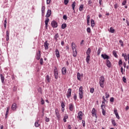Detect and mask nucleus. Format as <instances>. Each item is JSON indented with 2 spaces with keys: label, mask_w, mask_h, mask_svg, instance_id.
<instances>
[{
  "label": "nucleus",
  "mask_w": 129,
  "mask_h": 129,
  "mask_svg": "<svg viewBox=\"0 0 129 129\" xmlns=\"http://www.w3.org/2000/svg\"><path fill=\"white\" fill-rule=\"evenodd\" d=\"M4 28L5 29H7V18H6L5 20L4 21Z\"/></svg>",
  "instance_id": "nucleus-40"
},
{
  "label": "nucleus",
  "mask_w": 129,
  "mask_h": 129,
  "mask_svg": "<svg viewBox=\"0 0 129 129\" xmlns=\"http://www.w3.org/2000/svg\"><path fill=\"white\" fill-rule=\"evenodd\" d=\"M6 37H10V32L9 30L6 31Z\"/></svg>",
  "instance_id": "nucleus-48"
},
{
  "label": "nucleus",
  "mask_w": 129,
  "mask_h": 129,
  "mask_svg": "<svg viewBox=\"0 0 129 129\" xmlns=\"http://www.w3.org/2000/svg\"><path fill=\"white\" fill-rule=\"evenodd\" d=\"M51 26L54 28H57L58 27V23H57L55 21L53 20L51 22Z\"/></svg>",
  "instance_id": "nucleus-7"
},
{
  "label": "nucleus",
  "mask_w": 129,
  "mask_h": 129,
  "mask_svg": "<svg viewBox=\"0 0 129 129\" xmlns=\"http://www.w3.org/2000/svg\"><path fill=\"white\" fill-rule=\"evenodd\" d=\"M45 121L46 122H49L50 121V119L47 117H45Z\"/></svg>",
  "instance_id": "nucleus-51"
},
{
  "label": "nucleus",
  "mask_w": 129,
  "mask_h": 129,
  "mask_svg": "<svg viewBox=\"0 0 129 129\" xmlns=\"http://www.w3.org/2000/svg\"><path fill=\"white\" fill-rule=\"evenodd\" d=\"M46 82H50V77L49 75L46 76Z\"/></svg>",
  "instance_id": "nucleus-41"
},
{
  "label": "nucleus",
  "mask_w": 129,
  "mask_h": 129,
  "mask_svg": "<svg viewBox=\"0 0 129 129\" xmlns=\"http://www.w3.org/2000/svg\"><path fill=\"white\" fill-rule=\"evenodd\" d=\"M101 52V50H100V48H98V51H97V54L100 55Z\"/></svg>",
  "instance_id": "nucleus-49"
},
{
  "label": "nucleus",
  "mask_w": 129,
  "mask_h": 129,
  "mask_svg": "<svg viewBox=\"0 0 129 129\" xmlns=\"http://www.w3.org/2000/svg\"><path fill=\"white\" fill-rule=\"evenodd\" d=\"M86 60L87 63L88 64H89V61H90V55H87Z\"/></svg>",
  "instance_id": "nucleus-30"
},
{
  "label": "nucleus",
  "mask_w": 129,
  "mask_h": 129,
  "mask_svg": "<svg viewBox=\"0 0 129 129\" xmlns=\"http://www.w3.org/2000/svg\"><path fill=\"white\" fill-rule=\"evenodd\" d=\"M91 4H92V1L91 0H89L88 1V5H91Z\"/></svg>",
  "instance_id": "nucleus-59"
},
{
  "label": "nucleus",
  "mask_w": 129,
  "mask_h": 129,
  "mask_svg": "<svg viewBox=\"0 0 129 129\" xmlns=\"http://www.w3.org/2000/svg\"><path fill=\"white\" fill-rule=\"evenodd\" d=\"M69 3V0H64V4L66 6H67V5H68Z\"/></svg>",
  "instance_id": "nucleus-44"
},
{
  "label": "nucleus",
  "mask_w": 129,
  "mask_h": 129,
  "mask_svg": "<svg viewBox=\"0 0 129 129\" xmlns=\"http://www.w3.org/2000/svg\"><path fill=\"white\" fill-rule=\"evenodd\" d=\"M68 114H66L64 115L63 118V120L64 122H66V121H67V119H68Z\"/></svg>",
  "instance_id": "nucleus-23"
},
{
  "label": "nucleus",
  "mask_w": 129,
  "mask_h": 129,
  "mask_svg": "<svg viewBox=\"0 0 129 129\" xmlns=\"http://www.w3.org/2000/svg\"><path fill=\"white\" fill-rule=\"evenodd\" d=\"M41 104H42V105H43V104H45V101L44 100V99H43V98H41Z\"/></svg>",
  "instance_id": "nucleus-45"
},
{
  "label": "nucleus",
  "mask_w": 129,
  "mask_h": 129,
  "mask_svg": "<svg viewBox=\"0 0 129 129\" xmlns=\"http://www.w3.org/2000/svg\"><path fill=\"white\" fill-rule=\"evenodd\" d=\"M69 109L70 111H73L74 110V104L73 103L69 104Z\"/></svg>",
  "instance_id": "nucleus-13"
},
{
  "label": "nucleus",
  "mask_w": 129,
  "mask_h": 129,
  "mask_svg": "<svg viewBox=\"0 0 129 129\" xmlns=\"http://www.w3.org/2000/svg\"><path fill=\"white\" fill-rule=\"evenodd\" d=\"M91 53V49H90V48H88L86 51V54L87 55H90Z\"/></svg>",
  "instance_id": "nucleus-28"
},
{
  "label": "nucleus",
  "mask_w": 129,
  "mask_h": 129,
  "mask_svg": "<svg viewBox=\"0 0 129 129\" xmlns=\"http://www.w3.org/2000/svg\"><path fill=\"white\" fill-rule=\"evenodd\" d=\"M105 95H106V98H108L109 97V94L107 92H106L105 93Z\"/></svg>",
  "instance_id": "nucleus-52"
},
{
  "label": "nucleus",
  "mask_w": 129,
  "mask_h": 129,
  "mask_svg": "<svg viewBox=\"0 0 129 129\" xmlns=\"http://www.w3.org/2000/svg\"><path fill=\"white\" fill-rule=\"evenodd\" d=\"M114 113L115 115V116L117 119H119V115H118V112H117V110L115 109L114 110Z\"/></svg>",
  "instance_id": "nucleus-17"
},
{
  "label": "nucleus",
  "mask_w": 129,
  "mask_h": 129,
  "mask_svg": "<svg viewBox=\"0 0 129 129\" xmlns=\"http://www.w3.org/2000/svg\"><path fill=\"white\" fill-rule=\"evenodd\" d=\"M122 81L124 83H126V78H125V77H123Z\"/></svg>",
  "instance_id": "nucleus-47"
},
{
  "label": "nucleus",
  "mask_w": 129,
  "mask_h": 129,
  "mask_svg": "<svg viewBox=\"0 0 129 129\" xmlns=\"http://www.w3.org/2000/svg\"><path fill=\"white\" fill-rule=\"evenodd\" d=\"M73 98L75 100H76V99H77V96L76 95V94L74 95Z\"/></svg>",
  "instance_id": "nucleus-60"
},
{
  "label": "nucleus",
  "mask_w": 129,
  "mask_h": 129,
  "mask_svg": "<svg viewBox=\"0 0 129 129\" xmlns=\"http://www.w3.org/2000/svg\"><path fill=\"white\" fill-rule=\"evenodd\" d=\"M87 25H88V26H89V24L90 23V16L89 15H88L87 16Z\"/></svg>",
  "instance_id": "nucleus-25"
},
{
  "label": "nucleus",
  "mask_w": 129,
  "mask_h": 129,
  "mask_svg": "<svg viewBox=\"0 0 129 129\" xmlns=\"http://www.w3.org/2000/svg\"><path fill=\"white\" fill-rule=\"evenodd\" d=\"M71 93H72V90L71 89V88H69L68 90V92L67 93V98H70V97H71Z\"/></svg>",
  "instance_id": "nucleus-6"
},
{
  "label": "nucleus",
  "mask_w": 129,
  "mask_h": 129,
  "mask_svg": "<svg viewBox=\"0 0 129 129\" xmlns=\"http://www.w3.org/2000/svg\"><path fill=\"white\" fill-rule=\"evenodd\" d=\"M82 117H83V113L82 111H80L78 113L77 118H78L79 120H82Z\"/></svg>",
  "instance_id": "nucleus-5"
},
{
  "label": "nucleus",
  "mask_w": 129,
  "mask_h": 129,
  "mask_svg": "<svg viewBox=\"0 0 129 129\" xmlns=\"http://www.w3.org/2000/svg\"><path fill=\"white\" fill-rule=\"evenodd\" d=\"M111 122H112V124H113V126H115L116 125V123L115 122V120L112 119Z\"/></svg>",
  "instance_id": "nucleus-35"
},
{
  "label": "nucleus",
  "mask_w": 129,
  "mask_h": 129,
  "mask_svg": "<svg viewBox=\"0 0 129 129\" xmlns=\"http://www.w3.org/2000/svg\"><path fill=\"white\" fill-rule=\"evenodd\" d=\"M94 25H95V23H94V20L93 19L91 20V26L92 28H93L94 27Z\"/></svg>",
  "instance_id": "nucleus-31"
},
{
  "label": "nucleus",
  "mask_w": 129,
  "mask_h": 129,
  "mask_svg": "<svg viewBox=\"0 0 129 129\" xmlns=\"http://www.w3.org/2000/svg\"><path fill=\"white\" fill-rule=\"evenodd\" d=\"M72 49L73 51L76 50V45L74 43V42L72 43Z\"/></svg>",
  "instance_id": "nucleus-24"
},
{
  "label": "nucleus",
  "mask_w": 129,
  "mask_h": 129,
  "mask_svg": "<svg viewBox=\"0 0 129 129\" xmlns=\"http://www.w3.org/2000/svg\"><path fill=\"white\" fill-rule=\"evenodd\" d=\"M122 64V60L121 59H119L118 61V65H121Z\"/></svg>",
  "instance_id": "nucleus-56"
},
{
  "label": "nucleus",
  "mask_w": 129,
  "mask_h": 129,
  "mask_svg": "<svg viewBox=\"0 0 129 129\" xmlns=\"http://www.w3.org/2000/svg\"><path fill=\"white\" fill-rule=\"evenodd\" d=\"M63 20H65V21H66L67 20V16L66 15H63Z\"/></svg>",
  "instance_id": "nucleus-55"
},
{
  "label": "nucleus",
  "mask_w": 129,
  "mask_h": 129,
  "mask_svg": "<svg viewBox=\"0 0 129 129\" xmlns=\"http://www.w3.org/2000/svg\"><path fill=\"white\" fill-rule=\"evenodd\" d=\"M91 112L93 116H95L96 118H97V115H96V110H95V108H93Z\"/></svg>",
  "instance_id": "nucleus-10"
},
{
  "label": "nucleus",
  "mask_w": 129,
  "mask_h": 129,
  "mask_svg": "<svg viewBox=\"0 0 129 129\" xmlns=\"http://www.w3.org/2000/svg\"><path fill=\"white\" fill-rule=\"evenodd\" d=\"M119 43L121 44V46H123V42H122V40H119Z\"/></svg>",
  "instance_id": "nucleus-62"
},
{
  "label": "nucleus",
  "mask_w": 129,
  "mask_h": 129,
  "mask_svg": "<svg viewBox=\"0 0 129 129\" xmlns=\"http://www.w3.org/2000/svg\"><path fill=\"white\" fill-rule=\"evenodd\" d=\"M110 102H113V101H114V98L113 97L110 98Z\"/></svg>",
  "instance_id": "nucleus-54"
},
{
  "label": "nucleus",
  "mask_w": 129,
  "mask_h": 129,
  "mask_svg": "<svg viewBox=\"0 0 129 129\" xmlns=\"http://www.w3.org/2000/svg\"><path fill=\"white\" fill-rule=\"evenodd\" d=\"M120 70L121 73H122V74H123V68H122V67H121Z\"/></svg>",
  "instance_id": "nucleus-61"
},
{
  "label": "nucleus",
  "mask_w": 129,
  "mask_h": 129,
  "mask_svg": "<svg viewBox=\"0 0 129 129\" xmlns=\"http://www.w3.org/2000/svg\"><path fill=\"white\" fill-rule=\"evenodd\" d=\"M43 58H41L40 60V65H43Z\"/></svg>",
  "instance_id": "nucleus-57"
},
{
  "label": "nucleus",
  "mask_w": 129,
  "mask_h": 129,
  "mask_svg": "<svg viewBox=\"0 0 129 129\" xmlns=\"http://www.w3.org/2000/svg\"><path fill=\"white\" fill-rule=\"evenodd\" d=\"M101 57L104 59V60H105L107 59V60H108L109 59L110 57L109 56L107 55L106 54H101Z\"/></svg>",
  "instance_id": "nucleus-11"
},
{
  "label": "nucleus",
  "mask_w": 129,
  "mask_h": 129,
  "mask_svg": "<svg viewBox=\"0 0 129 129\" xmlns=\"http://www.w3.org/2000/svg\"><path fill=\"white\" fill-rule=\"evenodd\" d=\"M44 46L45 50H48L49 49V43H48L47 41H46L44 43Z\"/></svg>",
  "instance_id": "nucleus-12"
},
{
  "label": "nucleus",
  "mask_w": 129,
  "mask_h": 129,
  "mask_svg": "<svg viewBox=\"0 0 129 129\" xmlns=\"http://www.w3.org/2000/svg\"><path fill=\"white\" fill-rule=\"evenodd\" d=\"M1 78L2 83L4 84L5 82V77H4L2 74H1Z\"/></svg>",
  "instance_id": "nucleus-32"
},
{
  "label": "nucleus",
  "mask_w": 129,
  "mask_h": 129,
  "mask_svg": "<svg viewBox=\"0 0 129 129\" xmlns=\"http://www.w3.org/2000/svg\"><path fill=\"white\" fill-rule=\"evenodd\" d=\"M67 72V70H66V68L63 67L61 69V73L63 75H65Z\"/></svg>",
  "instance_id": "nucleus-21"
},
{
  "label": "nucleus",
  "mask_w": 129,
  "mask_h": 129,
  "mask_svg": "<svg viewBox=\"0 0 129 129\" xmlns=\"http://www.w3.org/2000/svg\"><path fill=\"white\" fill-rule=\"evenodd\" d=\"M83 126L85 127V120H82Z\"/></svg>",
  "instance_id": "nucleus-53"
},
{
  "label": "nucleus",
  "mask_w": 129,
  "mask_h": 129,
  "mask_svg": "<svg viewBox=\"0 0 129 129\" xmlns=\"http://www.w3.org/2000/svg\"><path fill=\"white\" fill-rule=\"evenodd\" d=\"M35 126H36V127H38V126H40V124L39 123L38 121H35Z\"/></svg>",
  "instance_id": "nucleus-39"
},
{
  "label": "nucleus",
  "mask_w": 129,
  "mask_h": 129,
  "mask_svg": "<svg viewBox=\"0 0 129 129\" xmlns=\"http://www.w3.org/2000/svg\"><path fill=\"white\" fill-rule=\"evenodd\" d=\"M50 19L49 18H45V29L47 30L48 29V23H49Z\"/></svg>",
  "instance_id": "nucleus-16"
},
{
  "label": "nucleus",
  "mask_w": 129,
  "mask_h": 129,
  "mask_svg": "<svg viewBox=\"0 0 129 129\" xmlns=\"http://www.w3.org/2000/svg\"><path fill=\"white\" fill-rule=\"evenodd\" d=\"M61 106L62 108H65V103H64L63 102L61 103Z\"/></svg>",
  "instance_id": "nucleus-42"
},
{
  "label": "nucleus",
  "mask_w": 129,
  "mask_h": 129,
  "mask_svg": "<svg viewBox=\"0 0 129 129\" xmlns=\"http://www.w3.org/2000/svg\"><path fill=\"white\" fill-rule=\"evenodd\" d=\"M90 92L91 93H93V92H94V88H91L90 89Z\"/></svg>",
  "instance_id": "nucleus-46"
},
{
  "label": "nucleus",
  "mask_w": 129,
  "mask_h": 129,
  "mask_svg": "<svg viewBox=\"0 0 129 129\" xmlns=\"http://www.w3.org/2000/svg\"><path fill=\"white\" fill-rule=\"evenodd\" d=\"M45 6H42V8H41V15L42 16H45Z\"/></svg>",
  "instance_id": "nucleus-20"
},
{
  "label": "nucleus",
  "mask_w": 129,
  "mask_h": 129,
  "mask_svg": "<svg viewBox=\"0 0 129 129\" xmlns=\"http://www.w3.org/2000/svg\"><path fill=\"white\" fill-rule=\"evenodd\" d=\"M76 5V3L75 2H74L72 5V9L73 11L75 10V6Z\"/></svg>",
  "instance_id": "nucleus-34"
},
{
  "label": "nucleus",
  "mask_w": 129,
  "mask_h": 129,
  "mask_svg": "<svg viewBox=\"0 0 129 129\" xmlns=\"http://www.w3.org/2000/svg\"><path fill=\"white\" fill-rule=\"evenodd\" d=\"M106 101H102V104L101 105V108L102 109V113L103 115H106V111L105 110V102Z\"/></svg>",
  "instance_id": "nucleus-1"
},
{
  "label": "nucleus",
  "mask_w": 129,
  "mask_h": 129,
  "mask_svg": "<svg viewBox=\"0 0 129 129\" xmlns=\"http://www.w3.org/2000/svg\"><path fill=\"white\" fill-rule=\"evenodd\" d=\"M50 3H51V0H46L47 5H50Z\"/></svg>",
  "instance_id": "nucleus-58"
},
{
  "label": "nucleus",
  "mask_w": 129,
  "mask_h": 129,
  "mask_svg": "<svg viewBox=\"0 0 129 129\" xmlns=\"http://www.w3.org/2000/svg\"><path fill=\"white\" fill-rule=\"evenodd\" d=\"M73 56L74 57L77 56V50L76 49L73 50Z\"/></svg>",
  "instance_id": "nucleus-26"
},
{
  "label": "nucleus",
  "mask_w": 129,
  "mask_h": 129,
  "mask_svg": "<svg viewBox=\"0 0 129 129\" xmlns=\"http://www.w3.org/2000/svg\"><path fill=\"white\" fill-rule=\"evenodd\" d=\"M113 55L115 57V58H117V53H116V51L113 50Z\"/></svg>",
  "instance_id": "nucleus-37"
},
{
  "label": "nucleus",
  "mask_w": 129,
  "mask_h": 129,
  "mask_svg": "<svg viewBox=\"0 0 129 129\" xmlns=\"http://www.w3.org/2000/svg\"><path fill=\"white\" fill-rule=\"evenodd\" d=\"M58 38H59V34L56 33L54 36V40H55L56 42H57V41H58Z\"/></svg>",
  "instance_id": "nucleus-27"
},
{
  "label": "nucleus",
  "mask_w": 129,
  "mask_h": 129,
  "mask_svg": "<svg viewBox=\"0 0 129 129\" xmlns=\"http://www.w3.org/2000/svg\"><path fill=\"white\" fill-rule=\"evenodd\" d=\"M83 8H84V5H81L79 7L80 12H82L83 11Z\"/></svg>",
  "instance_id": "nucleus-36"
},
{
  "label": "nucleus",
  "mask_w": 129,
  "mask_h": 129,
  "mask_svg": "<svg viewBox=\"0 0 129 129\" xmlns=\"http://www.w3.org/2000/svg\"><path fill=\"white\" fill-rule=\"evenodd\" d=\"M53 72H54V78H55V79H58V71L57 70V69H54Z\"/></svg>",
  "instance_id": "nucleus-9"
},
{
  "label": "nucleus",
  "mask_w": 129,
  "mask_h": 129,
  "mask_svg": "<svg viewBox=\"0 0 129 129\" xmlns=\"http://www.w3.org/2000/svg\"><path fill=\"white\" fill-rule=\"evenodd\" d=\"M122 57H124V60L125 61H127V55H126V53H122Z\"/></svg>",
  "instance_id": "nucleus-29"
},
{
  "label": "nucleus",
  "mask_w": 129,
  "mask_h": 129,
  "mask_svg": "<svg viewBox=\"0 0 129 129\" xmlns=\"http://www.w3.org/2000/svg\"><path fill=\"white\" fill-rule=\"evenodd\" d=\"M87 33H91V29L90 28V27L87 28Z\"/></svg>",
  "instance_id": "nucleus-43"
},
{
  "label": "nucleus",
  "mask_w": 129,
  "mask_h": 129,
  "mask_svg": "<svg viewBox=\"0 0 129 129\" xmlns=\"http://www.w3.org/2000/svg\"><path fill=\"white\" fill-rule=\"evenodd\" d=\"M68 129H72V127H71V125H70V124L68 125Z\"/></svg>",
  "instance_id": "nucleus-64"
},
{
  "label": "nucleus",
  "mask_w": 129,
  "mask_h": 129,
  "mask_svg": "<svg viewBox=\"0 0 129 129\" xmlns=\"http://www.w3.org/2000/svg\"><path fill=\"white\" fill-rule=\"evenodd\" d=\"M79 96L80 99H82V98H83V87H82V86H81L79 88Z\"/></svg>",
  "instance_id": "nucleus-3"
},
{
  "label": "nucleus",
  "mask_w": 129,
  "mask_h": 129,
  "mask_svg": "<svg viewBox=\"0 0 129 129\" xmlns=\"http://www.w3.org/2000/svg\"><path fill=\"white\" fill-rule=\"evenodd\" d=\"M105 79L103 76H101L99 79V85L101 88H104Z\"/></svg>",
  "instance_id": "nucleus-2"
},
{
  "label": "nucleus",
  "mask_w": 129,
  "mask_h": 129,
  "mask_svg": "<svg viewBox=\"0 0 129 129\" xmlns=\"http://www.w3.org/2000/svg\"><path fill=\"white\" fill-rule=\"evenodd\" d=\"M83 76V74H80L79 73H77V79L79 80V81H81V78Z\"/></svg>",
  "instance_id": "nucleus-19"
},
{
  "label": "nucleus",
  "mask_w": 129,
  "mask_h": 129,
  "mask_svg": "<svg viewBox=\"0 0 129 129\" xmlns=\"http://www.w3.org/2000/svg\"><path fill=\"white\" fill-rule=\"evenodd\" d=\"M36 58L37 60H40V58H41V51L39 50L38 52L36 53Z\"/></svg>",
  "instance_id": "nucleus-14"
},
{
  "label": "nucleus",
  "mask_w": 129,
  "mask_h": 129,
  "mask_svg": "<svg viewBox=\"0 0 129 129\" xmlns=\"http://www.w3.org/2000/svg\"><path fill=\"white\" fill-rule=\"evenodd\" d=\"M114 31L115 30H114V29H113V27H110L109 32H110V33H111L112 34H113V33H114Z\"/></svg>",
  "instance_id": "nucleus-33"
},
{
  "label": "nucleus",
  "mask_w": 129,
  "mask_h": 129,
  "mask_svg": "<svg viewBox=\"0 0 129 129\" xmlns=\"http://www.w3.org/2000/svg\"><path fill=\"white\" fill-rule=\"evenodd\" d=\"M106 62L107 67L110 68V67H111V63L110 62V61H109V59H106Z\"/></svg>",
  "instance_id": "nucleus-15"
},
{
  "label": "nucleus",
  "mask_w": 129,
  "mask_h": 129,
  "mask_svg": "<svg viewBox=\"0 0 129 129\" xmlns=\"http://www.w3.org/2000/svg\"><path fill=\"white\" fill-rule=\"evenodd\" d=\"M8 115H9V112L6 111L5 118H7V117H8Z\"/></svg>",
  "instance_id": "nucleus-63"
},
{
  "label": "nucleus",
  "mask_w": 129,
  "mask_h": 129,
  "mask_svg": "<svg viewBox=\"0 0 129 129\" xmlns=\"http://www.w3.org/2000/svg\"><path fill=\"white\" fill-rule=\"evenodd\" d=\"M11 108L12 110H16V109H17V104L16 103L13 104V105H12Z\"/></svg>",
  "instance_id": "nucleus-22"
},
{
  "label": "nucleus",
  "mask_w": 129,
  "mask_h": 129,
  "mask_svg": "<svg viewBox=\"0 0 129 129\" xmlns=\"http://www.w3.org/2000/svg\"><path fill=\"white\" fill-rule=\"evenodd\" d=\"M55 113L58 120H60V118H61V115H60V113H59V110L58 108H56L55 109Z\"/></svg>",
  "instance_id": "nucleus-4"
},
{
  "label": "nucleus",
  "mask_w": 129,
  "mask_h": 129,
  "mask_svg": "<svg viewBox=\"0 0 129 129\" xmlns=\"http://www.w3.org/2000/svg\"><path fill=\"white\" fill-rule=\"evenodd\" d=\"M51 14L52 11H51V10H48L46 13V15H45L46 19H48V18H50V16H51Z\"/></svg>",
  "instance_id": "nucleus-8"
},
{
  "label": "nucleus",
  "mask_w": 129,
  "mask_h": 129,
  "mask_svg": "<svg viewBox=\"0 0 129 129\" xmlns=\"http://www.w3.org/2000/svg\"><path fill=\"white\" fill-rule=\"evenodd\" d=\"M125 4H126V0H124L122 3V6H125Z\"/></svg>",
  "instance_id": "nucleus-50"
},
{
  "label": "nucleus",
  "mask_w": 129,
  "mask_h": 129,
  "mask_svg": "<svg viewBox=\"0 0 129 129\" xmlns=\"http://www.w3.org/2000/svg\"><path fill=\"white\" fill-rule=\"evenodd\" d=\"M67 27V24L66 23H63L61 25V29H64Z\"/></svg>",
  "instance_id": "nucleus-38"
},
{
  "label": "nucleus",
  "mask_w": 129,
  "mask_h": 129,
  "mask_svg": "<svg viewBox=\"0 0 129 129\" xmlns=\"http://www.w3.org/2000/svg\"><path fill=\"white\" fill-rule=\"evenodd\" d=\"M55 55L57 58H60V52L58 49H55Z\"/></svg>",
  "instance_id": "nucleus-18"
}]
</instances>
